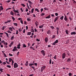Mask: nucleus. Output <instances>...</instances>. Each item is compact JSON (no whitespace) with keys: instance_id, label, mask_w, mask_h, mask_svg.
<instances>
[{"instance_id":"obj_64","label":"nucleus","mask_w":76,"mask_h":76,"mask_svg":"<svg viewBox=\"0 0 76 76\" xmlns=\"http://www.w3.org/2000/svg\"><path fill=\"white\" fill-rule=\"evenodd\" d=\"M29 76H34V74L30 75H29Z\"/></svg>"},{"instance_id":"obj_41","label":"nucleus","mask_w":76,"mask_h":76,"mask_svg":"<svg viewBox=\"0 0 76 76\" xmlns=\"http://www.w3.org/2000/svg\"><path fill=\"white\" fill-rule=\"evenodd\" d=\"M44 70L43 68H41V72H43V71H44Z\"/></svg>"},{"instance_id":"obj_24","label":"nucleus","mask_w":76,"mask_h":76,"mask_svg":"<svg viewBox=\"0 0 76 76\" xmlns=\"http://www.w3.org/2000/svg\"><path fill=\"white\" fill-rule=\"evenodd\" d=\"M9 29L11 31H12V32L13 31V30H12V27H9Z\"/></svg>"},{"instance_id":"obj_5","label":"nucleus","mask_w":76,"mask_h":76,"mask_svg":"<svg viewBox=\"0 0 76 76\" xmlns=\"http://www.w3.org/2000/svg\"><path fill=\"white\" fill-rule=\"evenodd\" d=\"M58 16L56 17L54 20V22H56L58 20Z\"/></svg>"},{"instance_id":"obj_8","label":"nucleus","mask_w":76,"mask_h":76,"mask_svg":"<svg viewBox=\"0 0 76 76\" xmlns=\"http://www.w3.org/2000/svg\"><path fill=\"white\" fill-rule=\"evenodd\" d=\"M35 24L36 25V26H38V21H36L35 22Z\"/></svg>"},{"instance_id":"obj_9","label":"nucleus","mask_w":76,"mask_h":76,"mask_svg":"<svg viewBox=\"0 0 76 76\" xmlns=\"http://www.w3.org/2000/svg\"><path fill=\"white\" fill-rule=\"evenodd\" d=\"M51 18V15H49L48 16L46 17L45 19H50Z\"/></svg>"},{"instance_id":"obj_53","label":"nucleus","mask_w":76,"mask_h":76,"mask_svg":"<svg viewBox=\"0 0 76 76\" xmlns=\"http://www.w3.org/2000/svg\"><path fill=\"white\" fill-rule=\"evenodd\" d=\"M25 29H23V32L25 34Z\"/></svg>"},{"instance_id":"obj_20","label":"nucleus","mask_w":76,"mask_h":76,"mask_svg":"<svg viewBox=\"0 0 76 76\" xmlns=\"http://www.w3.org/2000/svg\"><path fill=\"white\" fill-rule=\"evenodd\" d=\"M12 19L13 20V21H15V17H13V16L12 17Z\"/></svg>"},{"instance_id":"obj_32","label":"nucleus","mask_w":76,"mask_h":76,"mask_svg":"<svg viewBox=\"0 0 76 76\" xmlns=\"http://www.w3.org/2000/svg\"><path fill=\"white\" fill-rule=\"evenodd\" d=\"M14 39V35L12 36L11 37V40H13V39Z\"/></svg>"},{"instance_id":"obj_12","label":"nucleus","mask_w":76,"mask_h":76,"mask_svg":"<svg viewBox=\"0 0 76 76\" xmlns=\"http://www.w3.org/2000/svg\"><path fill=\"white\" fill-rule=\"evenodd\" d=\"M10 14L11 15H12V16H13L14 15V12H13V11H11L10 12Z\"/></svg>"},{"instance_id":"obj_38","label":"nucleus","mask_w":76,"mask_h":76,"mask_svg":"<svg viewBox=\"0 0 76 76\" xmlns=\"http://www.w3.org/2000/svg\"><path fill=\"white\" fill-rule=\"evenodd\" d=\"M7 33H8L9 34H12V32L10 31V30H9L8 31H7Z\"/></svg>"},{"instance_id":"obj_10","label":"nucleus","mask_w":76,"mask_h":76,"mask_svg":"<svg viewBox=\"0 0 76 76\" xmlns=\"http://www.w3.org/2000/svg\"><path fill=\"white\" fill-rule=\"evenodd\" d=\"M64 19L65 20V21H67V18L66 16V15H65V17Z\"/></svg>"},{"instance_id":"obj_30","label":"nucleus","mask_w":76,"mask_h":76,"mask_svg":"<svg viewBox=\"0 0 76 76\" xmlns=\"http://www.w3.org/2000/svg\"><path fill=\"white\" fill-rule=\"evenodd\" d=\"M55 38H56V35H53L52 37V39H54Z\"/></svg>"},{"instance_id":"obj_60","label":"nucleus","mask_w":76,"mask_h":76,"mask_svg":"<svg viewBox=\"0 0 76 76\" xmlns=\"http://www.w3.org/2000/svg\"><path fill=\"white\" fill-rule=\"evenodd\" d=\"M17 48L18 49H20V46H17Z\"/></svg>"},{"instance_id":"obj_22","label":"nucleus","mask_w":76,"mask_h":76,"mask_svg":"<svg viewBox=\"0 0 76 76\" xmlns=\"http://www.w3.org/2000/svg\"><path fill=\"white\" fill-rule=\"evenodd\" d=\"M31 32H33V33H34V28L31 29Z\"/></svg>"},{"instance_id":"obj_58","label":"nucleus","mask_w":76,"mask_h":76,"mask_svg":"<svg viewBox=\"0 0 76 76\" xmlns=\"http://www.w3.org/2000/svg\"><path fill=\"white\" fill-rule=\"evenodd\" d=\"M56 44V43L55 42L52 44V45H55Z\"/></svg>"},{"instance_id":"obj_6","label":"nucleus","mask_w":76,"mask_h":76,"mask_svg":"<svg viewBox=\"0 0 76 76\" xmlns=\"http://www.w3.org/2000/svg\"><path fill=\"white\" fill-rule=\"evenodd\" d=\"M47 34H51V31L50 30H48L47 32Z\"/></svg>"},{"instance_id":"obj_33","label":"nucleus","mask_w":76,"mask_h":76,"mask_svg":"<svg viewBox=\"0 0 76 76\" xmlns=\"http://www.w3.org/2000/svg\"><path fill=\"white\" fill-rule=\"evenodd\" d=\"M4 70V69H2V68H0V72H3V70Z\"/></svg>"},{"instance_id":"obj_11","label":"nucleus","mask_w":76,"mask_h":76,"mask_svg":"<svg viewBox=\"0 0 76 76\" xmlns=\"http://www.w3.org/2000/svg\"><path fill=\"white\" fill-rule=\"evenodd\" d=\"M76 32H72L71 33V34L72 35H76Z\"/></svg>"},{"instance_id":"obj_28","label":"nucleus","mask_w":76,"mask_h":76,"mask_svg":"<svg viewBox=\"0 0 76 76\" xmlns=\"http://www.w3.org/2000/svg\"><path fill=\"white\" fill-rule=\"evenodd\" d=\"M34 66V64H29V66L31 67V66Z\"/></svg>"},{"instance_id":"obj_54","label":"nucleus","mask_w":76,"mask_h":76,"mask_svg":"<svg viewBox=\"0 0 76 76\" xmlns=\"http://www.w3.org/2000/svg\"><path fill=\"white\" fill-rule=\"evenodd\" d=\"M45 15V14L44 13H42V14L41 15V16H44V15Z\"/></svg>"},{"instance_id":"obj_55","label":"nucleus","mask_w":76,"mask_h":76,"mask_svg":"<svg viewBox=\"0 0 76 76\" xmlns=\"http://www.w3.org/2000/svg\"><path fill=\"white\" fill-rule=\"evenodd\" d=\"M17 47H20V44L19 43L18 45H17Z\"/></svg>"},{"instance_id":"obj_34","label":"nucleus","mask_w":76,"mask_h":76,"mask_svg":"<svg viewBox=\"0 0 76 76\" xmlns=\"http://www.w3.org/2000/svg\"><path fill=\"white\" fill-rule=\"evenodd\" d=\"M52 61V60H51V59L50 58V61H49V64H51V61Z\"/></svg>"},{"instance_id":"obj_62","label":"nucleus","mask_w":76,"mask_h":76,"mask_svg":"<svg viewBox=\"0 0 76 76\" xmlns=\"http://www.w3.org/2000/svg\"><path fill=\"white\" fill-rule=\"evenodd\" d=\"M9 56H13V55L12 54H11L10 53L9 54Z\"/></svg>"},{"instance_id":"obj_27","label":"nucleus","mask_w":76,"mask_h":76,"mask_svg":"<svg viewBox=\"0 0 76 76\" xmlns=\"http://www.w3.org/2000/svg\"><path fill=\"white\" fill-rule=\"evenodd\" d=\"M63 18H64V16H62L60 17V19H61V20H63Z\"/></svg>"},{"instance_id":"obj_23","label":"nucleus","mask_w":76,"mask_h":76,"mask_svg":"<svg viewBox=\"0 0 76 76\" xmlns=\"http://www.w3.org/2000/svg\"><path fill=\"white\" fill-rule=\"evenodd\" d=\"M0 9L1 10H3V6H1L0 7Z\"/></svg>"},{"instance_id":"obj_57","label":"nucleus","mask_w":76,"mask_h":76,"mask_svg":"<svg viewBox=\"0 0 76 76\" xmlns=\"http://www.w3.org/2000/svg\"><path fill=\"white\" fill-rule=\"evenodd\" d=\"M36 41H37V42H39V41H40V40L38 39H36Z\"/></svg>"},{"instance_id":"obj_44","label":"nucleus","mask_w":76,"mask_h":76,"mask_svg":"<svg viewBox=\"0 0 76 76\" xmlns=\"http://www.w3.org/2000/svg\"><path fill=\"white\" fill-rule=\"evenodd\" d=\"M18 34H19V32L18 31V30H17L16 31V35H18Z\"/></svg>"},{"instance_id":"obj_29","label":"nucleus","mask_w":76,"mask_h":76,"mask_svg":"<svg viewBox=\"0 0 76 76\" xmlns=\"http://www.w3.org/2000/svg\"><path fill=\"white\" fill-rule=\"evenodd\" d=\"M34 8H32L31 10V13H34Z\"/></svg>"},{"instance_id":"obj_19","label":"nucleus","mask_w":76,"mask_h":76,"mask_svg":"<svg viewBox=\"0 0 76 76\" xmlns=\"http://www.w3.org/2000/svg\"><path fill=\"white\" fill-rule=\"evenodd\" d=\"M28 2L29 3V4H30L31 5L32 4V2L30 1H28Z\"/></svg>"},{"instance_id":"obj_61","label":"nucleus","mask_w":76,"mask_h":76,"mask_svg":"<svg viewBox=\"0 0 76 76\" xmlns=\"http://www.w3.org/2000/svg\"><path fill=\"white\" fill-rule=\"evenodd\" d=\"M43 28V27L42 26H39V28Z\"/></svg>"},{"instance_id":"obj_59","label":"nucleus","mask_w":76,"mask_h":76,"mask_svg":"<svg viewBox=\"0 0 76 76\" xmlns=\"http://www.w3.org/2000/svg\"><path fill=\"white\" fill-rule=\"evenodd\" d=\"M56 29H57V31H58V30H59V29H59V28H58V27H57Z\"/></svg>"},{"instance_id":"obj_18","label":"nucleus","mask_w":76,"mask_h":76,"mask_svg":"<svg viewBox=\"0 0 76 76\" xmlns=\"http://www.w3.org/2000/svg\"><path fill=\"white\" fill-rule=\"evenodd\" d=\"M41 68L44 70H45V68H46V66H42Z\"/></svg>"},{"instance_id":"obj_1","label":"nucleus","mask_w":76,"mask_h":76,"mask_svg":"<svg viewBox=\"0 0 76 76\" xmlns=\"http://www.w3.org/2000/svg\"><path fill=\"white\" fill-rule=\"evenodd\" d=\"M66 53H64L62 54V57L63 59H64V58H65V57H66Z\"/></svg>"},{"instance_id":"obj_17","label":"nucleus","mask_w":76,"mask_h":76,"mask_svg":"<svg viewBox=\"0 0 76 76\" xmlns=\"http://www.w3.org/2000/svg\"><path fill=\"white\" fill-rule=\"evenodd\" d=\"M23 48H26V47H27L26 45L25 44H23Z\"/></svg>"},{"instance_id":"obj_45","label":"nucleus","mask_w":76,"mask_h":76,"mask_svg":"<svg viewBox=\"0 0 76 76\" xmlns=\"http://www.w3.org/2000/svg\"><path fill=\"white\" fill-rule=\"evenodd\" d=\"M55 15L56 16H58V13H55Z\"/></svg>"},{"instance_id":"obj_26","label":"nucleus","mask_w":76,"mask_h":76,"mask_svg":"<svg viewBox=\"0 0 76 76\" xmlns=\"http://www.w3.org/2000/svg\"><path fill=\"white\" fill-rule=\"evenodd\" d=\"M71 60H72V59H71L69 58L67 60V62H69V61H71Z\"/></svg>"},{"instance_id":"obj_52","label":"nucleus","mask_w":76,"mask_h":76,"mask_svg":"<svg viewBox=\"0 0 76 76\" xmlns=\"http://www.w3.org/2000/svg\"><path fill=\"white\" fill-rule=\"evenodd\" d=\"M69 76H72V74L71 73H69Z\"/></svg>"},{"instance_id":"obj_14","label":"nucleus","mask_w":76,"mask_h":76,"mask_svg":"<svg viewBox=\"0 0 76 76\" xmlns=\"http://www.w3.org/2000/svg\"><path fill=\"white\" fill-rule=\"evenodd\" d=\"M65 32L66 34H67V35L69 34V30H65Z\"/></svg>"},{"instance_id":"obj_13","label":"nucleus","mask_w":76,"mask_h":76,"mask_svg":"<svg viewBox=\"0 0 76 76\" xmlns=\"http://www.w3.org/2000/svg\"><path fill=\"white\" fill-rule=\"evenodd\" d=\"M4 33L6 34V35L7 36V37H8V38H9V34H8L6 32H4Z\"/></svg>"},{"instance_id":"obj_48","label":"nucleus","mask_w":76,"mask_h":76,"mask_svg":"<svg viewBox=\"0 0 76 76\" xmlns=\"http://www.w3.org/2000/svg\"><path fill=\"white\" fill-rule=\"evenodd\" d=\"M20 22L21 23H22V24H23V20H20Z\"/></svg>"},{"instance_id":"obj_42","label":"nucleus","mask_w":76,"mask_h":76,"mask_svg":"<svg viewBox=\"0 0 76 76\" xmlns=\"http://www.w3.org/2000/svg\"><path fill=\"white\" fill-rule=\"evenodd\" d=\"M19 32H21L22 31V29L21 28H19L18 29Z\"/></svg>"},{"instance_id":"obj_47","label":"nucleus","mask_w":76,"mask_h":76,"mask_svg":"<svg viewBox=\"0 0 76 76\" xmlns=\"http://www.w3.org/2000/svg\"><path fill=\"white\" fill-rule=\"evenodd\" d=\"M31 67L33 69V70H35V67H34V66H31Z\"/></svg>"},{"instance_id":"obj_39","label":"nucleus","mask_w":76,"mask_h":76,"mask_svg":"<svg viewBox=\"0 0 76 76\" xmlns=\"http://www.w3.org/2000/svg\"><path fill=\"white\" fill-rule=\"evenodd\" d=\"M57 56V55H55L53 57V58H54V59H57V57H56Z\"/></svg>"},{"instance_id":"obj_43","label":"nucleus","mask_w":76,"mask_h":76,"mask_svg":"<svg viewBox=\"0 0 76 76\" xmlns=\"http://www.w3.org/2000/svg\"><path fill=\"white\" fill-rule=\"evenodd\" d=\"M7 67H8V68H11V66H10V65H7Z\"/></svg>"},{"instance_id":"obj_35","label":"nucleus","mask_w":76,"mask_h":76,"mask_svg":"<svg viewBox=\"0 0 76 76\" xmlns=\"http://www.w3.org/2000/svg\"><path fill=\"white\" fill-rule=\"evenodd\" d=\"M35 11H37V12H39V10H38V9H37V8H36L35 9Z\"/></svg>"},{"instance_id":"obj_56","label":"nucleus","mask_w":76,"mask_h":76,"mask_svg":"<svg viewBox=\"0 0 76 76\" xmlns=\"http://www.w3.org/2000/svg\"><path fill=\"white\" fill-rule=\"evenodd\" d=\"M14 25H15V26H17L18 25V24L17 23H13Z\"/></svg>"},{"instance_id":"obj_2","label":"nucleus","mask_w":76,"mask_h":76,"mask_svg":"<svg viewBox=\"0 0 76 76\" xmlns=\"http://www.w3.org/2000/svg\"><path fill=\"white\" fill-rule=\"evenodd\" d=\"M41 53H42V54L43 56H45V55L46 54L45 53V51L43 50H42L41 51Z\"/></svg>"},{"instance_id":"obj_37","label":"nucleus","mask_w":76,"mask_h":76,"mask_svg":"<svg viewBox=\"0 0 76 76\" xmlns=\"http://www.w3.org/2000/svg\"><path fill=\"white\" fill-rule=\"evenodd\" d=\"M44 10H48V8H46V7L44 8Z\"/></svg>"},{"instance_id":"obj_51","label":"nucleus","mask_w":76,"mask_h":76,"mask_svg":"<svg viewBox=\"0 0 76 76\" xmlns=\"http://www.w3.org/2000/svg\"><path fill=\"white\" fill-rule=\"evenodd\" d=\"M43 10H44L43 9V8H41V9H40L41 13H42V11H43Z\"/></svg>"},{"instance_id":"obj_3","label":"nucleus","mask_w":76,"mask_h":76,"mask_svg":"<svg viewBox=\"0 0 76 76\" xmlns=\"http://www.w3.org/2000/svg\"><path fill=\"white\" fill-rule=\"evenodd\" d=\"M14 68H17L18 67V64L17 63H15L14 64Z\"/></svg>"},{"instance_id":"obj_49","label":"nucleus","mask_w":76,"mask_h":76,"mask_svg":"<svg viewBox=\"0 0 76 76\" xmlns=\"http://www.w3.org/2000/svg\"><path fill=\"white\" fill-rule=\"evenodd\" d=\"M50 28H51L52 29H54V27L53 26H50Z\"/></svg>"},{"instance_id":"obj_21","label":"nucleus","mask_w":76,"mask_h":76,"mask_svg":"<svg viewBox=\"0 0 76 76\" xmlns=\"http://www.w3.org/2000/svg\"><path fill=\"white\" fill-rule=\"evenodd\" d=\"M6 28V26H4L2 28V29L3 30V31H4V28Z\"/></svg>"},{"instance_id":"obj_40","label":"nucleus","mask_w":76,"mask_h":76,"mask_svg":"<svg viewBox=\"0 0 76 76\" xmlns=\"http://www.w3.org/2000/svg\"><path fill=\"white\" fill-rule=\"evenodd\" d=\"M27 20L28 21V22H29V21H31V19L30 18H27Z\"/></svg>"},{"instance_id":"obj_31","label":"nucleus","mask_w":76,"mask_h":76,"mask_svg":"<svg viewBox=\"0 0 76 76\" xmlns=\"http://www.w3.org/2000/svg\"><path fill=\"white\" fill-rule=\"evenodd\" d=\"M55 42L56 44H57V43H58V39H57L55 41Z\"/></svg>"},{"instance_id":"obj_4","label":"nucleus","mask_w":76,"mask_h":76,"mask_svg":"<svg viewBox=\"0 0 76 76\" xmlns=\"http://www.w3.org/2000/svg\"><path fill=\"white\" fill-rule=\"evenodd\" d=\"M17 48L16 46H15L14 47V49L12 50V51L15 52V51H16V50L17 49Z\"/></svg>"},{"instance_id":"obj_63","label":"nucleus","mask_w":76,"mask_h":76,"mask_svg":"<svg viewBox=\"0 0 76 76\" xmlns=\"http://www.w3.org/2000/svg\"><path fill=\"white\" fill-rule=\"evenodd\" d=\"M34 32H37V29L34 28Z\"/></svg>"},{"instance_id":"obj_25","label":"nucleus","mask_w":76,"mask_h":76,"mask_svg":"<svg viewBox=\"0 0 76 76\" xmlns=\"http://www.w3.org/2000/svg\"><path fill=\"white\" fill-rule=\"evenodd\" d=\"M13 60V59H12L11 58H9V62H10L12 61Z\"/></svg>"},{"instance_id":"obj_7","label":"nucleus","mask_w":76,"mask_h":76,"mask_svg":"<svg viewBox=\"0 0 76 76\" xmlns=\"http://www.w3.org/2000/svg\"><path fill=\"white\" fill-rule=\"evenodd\" d=\"M45 42L47 43V42H48V38L47 37H46L45 38Z\"/></svg>"},{"instance_id":"obj_36","label":"nucleus","mask_w":76,"mask_h":76,"mask_svg":"<svg viewBox=\"0 0 76 76\" xmlns=\"http://www.w3.org/2000/svg\"><path fill=\"white\" fill-rule=\"evenodd\" d=\"M28 61H27L26 62V64H25V65L26 66H27L28 65Z\"/></svg>"},{"instance_id":"obj_50","label":"nucleus","mask_w":76,"mask_h":76,"mask_svg":"<svg viewBox=\"0 0 76 76\" xmlns=\"http://www.w3.org/2000/svg\"><path fill=\"white\" fill-rule=\"evenodd\" d=\"M13 43H14V42H12L10 44V45H13Z\"/></svg>"},{"instance_id":"obj_46","label":"nucleus","mask_w":76,"mask_h":76,"mask_svg":"<svg viewBox=\"0 0 76 76\" xmlns=\"http://www.w3.org/2000/svg\"><path fill=\"white\" fill-rule=\"evenodd\" d=\"M21 6H23V7H25V5L23 4H21Z\"/></svg>"},{"instance_id":"obj_15","label":"nucleus","mask_w":76,"mask_h":76,"mask_svg":"<svg viewBox=\"0 0 76 76\" xmlns=\"http://www.w3.org/2000/svg\"><path fill=\"white\" fill-rule=\"evenodd\" d=\"M31 35V32H28L27 33V35Z\"/></svg>"},{"instance_id":"obj_16","label":"nucleus","mask_w":76,"mask_h":76,"mask_svg":"<svg viewBox=\"0 0 76 76\" xmlns=\"http://www.w3.org/2000/svg\"><path fill=\"white\" fill-rule=\"evenodd\" d=\"M30 48L31 49H32V50H35V49L34 48V47H32V46H30Z\"/></svg>"}]
</instances>
